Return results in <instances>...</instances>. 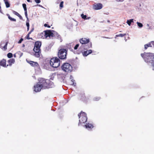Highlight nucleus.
<instances>
[{"instance_id":"obj_1","label":"nucleus","mask_w":154,"mask_h":154,"mask_svg":"<svg viewBox=\"0 0 154 154\" xmlns=\"http://www.w3.org/2000/svg\"><path fill=\"white\" fill-rule=\"evenodd\" d=\"M39 82L35 85L34 87V91L37 92L40 91L41 89L49 88L50 86L48 84L49 82L48 80H45L42 78H39Z\"/></svg>"},{"instance_id":"obj_2","label":"nucleus","mask_w":154,"mask_h":154,"mask_svg":"<svg viewBox=\"0 0 154 154\" xmlns=\"http://www.w3.org/2000/svg\"><path fill=\"white\" fill-rule=\"evenodd\" d=\"M141 57L143 58L144 61L146 62L151 63L152 60L154 58V54L149 53H144L141 54Z\"/></svg>"},{"instance_id":"obj_3","label":"nucleus","mask_w":154,"mask_h":154,"mask_svg":"<svg viewBox=\"0 0 154 154\" xmlns=\"http://www.w3.org/2000/svg\"><path fill=\"white\" fill-rule=\"evenodd\" d=\"M50 63V65L53 67L57 68L60 65V60L57 57H54L51 59Z\"/></svg>"},{"instance_id":"obj_4","label":"nucleus","mask_w":154,"mask_h":154,"mask_svg":"<svg viewBox=\"0 0 154 154\" xmlns=\"http://www.w3.org/2000/svg\"><path fill=\"white\" fill-rule=\"evenodd\" d=\"M62 70L67 72H71L72 70V67L70 64L68 63L63 64L62 66Z\"/></svg>"},{"instance_id":"obj_5","label":"nucleus","mask_w":154,"mask_h":154,"mask_svg":"<svg viewBox=\"0 0 154 154\" xmlns=\"http://www.w3.org/2000/svg\"><path fill=\"white\" fill-rule=\"evenodd\" d=\"M79 119V123H84L86 122L87 120L86 114L84 112H81L80 115L78 114Z\"/></svg>"},{"instance_id":"obj_6","label":"nucleus","mask_w":154,"mask_h":154,"mask_svg":"<svg viewBox=\"0 0 154 154\" xmlns=\"http://www.w3.org/2000/svg\"><path fill=\"white\" fill-rule=\"evenodd\" d=\"M66 49H61L58 52V57L61 59H64L66 57Z\"/></svg>"},{"instance_id":"obj_7","label":"nucleus","mask_w":154,"mask_h":154,"mask_svg":"<svg viewBox=\"0 0 154 154\" xmlns=\"http://www.w3.org/2000/svg\"><path fill=\"white\" fill-rule=\"evenodd\" d=\"M55 32L54 31L48 30L44 31L42 32V34L43 35L45 38H47L48 37L50 38L51 36H54Z\"/></svg>"},{"instance_id":"obj_8","label":"nucleus","mask_w":154,"mask_h":154,"mask_svg":"<svg viewBox=\"0 0 154 154\" xmlns=\"http://www.w3.org/2000/svg\"><path fill=\"white\" fill-rule=\"evenodd\" d=\"M41 45V43L40 42H36L35 44L33 49L34 51H41L40 48Z\"/></svg>"},{"instance_id":"obj_9","label":"nucleus","mask_w":154,"mask_h":154,"mask_svg":"<svg viewBox=\"0 0 154 154\" xmlns=\"http://www.w3.org/2000/svg\"><path fill=\"white\" fill-rule=\"evenodd\" d=\"M79 41L82 44H85L89 42L90 40L87 38H83L80 39Z\"/></svg>"},{"instance_id":"obj_10","label":"nucleus","mask_w":154,"mask_h":154,"mask_svg":"<svg viewBox=\"0 0 154 154\" xmlns=\"http://www.w3.org/2000/svg\"><path fill=\"white\" fill-rule=\"evenodd\" d=\"M102 8V5L100 3H98L94 5L93 6V9L94 10H97L101 9Z\"/></svg>"},{"instance_id":"obj_11","label":"nucleus","mask_w":154,"mask_h":154,"mask_svg":"<svg viewBox=\"0 0 154 154\" xmlns=\"http://www.w3.org/2000/svg\"><path fill=\"white\" fill-rule=\"evenodd\" d=\"M27 63H29L31 65L33 66H38V63L36 62H34L31 61H29L27 60H26Z\"/></svg>"},{"instance_id":"obj_12","label":"nucleus","mask_w":154,"mask_h":154,"mask_svg":"<svg viewBox=\"0 0 154 154\" xmlns=\"http://www.w3.org/2000/svg\"><path fill=\"white\" fill-rule=\"evenodd\" d=\"M92 52V50H88L86 51H84L82 53V55L84 56H87L88 55L91 54Z\"/></svg>"},{"instance_id":"obj_13","label":"nucleus","mask_w":154,"mask_h":154,"mask_svg":"<svg viewBox=\"0 0 154 154\" xmlns=\"http://www.w3.org/2000/svg\"><path fill=\"white\" fill-rule=\"evenodd\" d=\"M6 60L4 59H3L0 61V65L3 67H6L8 66V65H7V66H6Z\"/></svg>"},{"instance_id":"obj_14","label":"nucleus","mask_w":154,"mask_h":154,"mask_svg":"<svg viewBox=\"0 0 154 154\" xmlns=\"http://www.w3.org/2000/svg\"><path fill=\"white\" fill-rule=\"evenodd\" d=\"M70 79L71 80L70 83V84L75 86L76 85V83L75 82V81L73 79V78L72 76L70 75Z\"/></svg>"},{"instance_id":"obj_15","label":"nucleus","mask_w":154,"mask_h":154,"mask_svg":"<svg viewBox=\"0 0 154 154\" xmlns=\"http://www.w3.org/2000/svg\"><path fill=\"white\" fill-rule=\"evenodd\" d=\"M35 52V56L37 57H39L41 55V51H34Z\"/></svg>"},{"instance_id":"obj_16","label":"nucleus","mask_w":154,"mask_h":154,"mask_svg":"<svg viewBox=\"0 0 154 154\" xmlns=\"http://www.w3.org/2000/svg\"><path fill=\"white\" fill-rule=\"evenodd\" d=\"M85 126L87 129H91L93 128L94 127L92 124L89 123H86Z\"/></svg>"},{"instance_id":"obj_17","label":"nucleus","mask_w":154,"mask_h":154,"mask_svg":"<svg viewBox=\"0 0 154 154\" xmlns=\"http://www.w3.org/2000/svg\"><path fill=\"white\" fill-rule=\"evenodd\" d=\"M148 47H152V45H151V42L144 45V48L145 49H146Z\"/></svg>"},{"instance_id":"obj_18","label":"nucleus","mask_w":154,"mask_h":154,"mask_svg":"<svg viewBox=\"0 0 154 154\" xmlns=\"http://www.w3.org/2000/svg\"><path fill=\"white\" fill-rule=\"evenodd\" d=\"M6 8H8L10 7V5L8 2V0H4Z\"/></svg>"},{"instance_id":"obj_19","label":"nucleus","mask_w":154,"mask_h":154,"mask_svg":"<svg viewBox=\"0 0 154 154\" xmlns=\"http://www.w3.org/2000/svg\"><path fill=\"white\" fill-rule=\"evenodd\" d=\"M133 22V19H131L129 20H128L126 23L129 26H130L131 25V23Z\"/></svg>"},{"instance_id":"obj_20","label":"nucleus","mask_w":154,"mask_h":154,"mask_svg":"<svg viewBox=\"0 0 154 154\" xmlns=\"http://www.w3.org/2000/svg\"><path fill=\"white\" fill-rule=\"evenodd\" d=\"M8 62L11 64V65L12 63H14L15 62V60L14 59H11L8 60Z\"/></svg>"},{"instance_id":"obj_21","label":"nucleus","mask_w":154,"mask_h":154,"mask_svg":"<svg viewBox=\"0 0 154 154\" xmlns=\"http://www.w3.org/2000/svg\"><path fill=\"white\" fill-rule=\"evenodd\" d=\"M126 35V34H120L119 35H116L115 36V38H116V37H122Z\"/></svg>"},{"instance_id":"obj_22","label":"nucleus","mask_w":154,"mask_h":154,"mask_svg":"<svg viewBox=\"0 0 154 154\" xmlns=\"http://www.w3.org/2000/svg\"><path fill=\"white\" fill-rule=\"evenodd\" d=\"M81 16L82 18L84 20H86L87 16L86 15H85L84 14H81Z\"/></svg>"},{"instance_id":"obj_23","label":"nucleus","mask_w":154,"mask_h":154,"mask_svg":"<svg viewBox=\"0 0 154 154\" xmlns=\"http://www.w3.org/2000/svg\"><path fill=\"white\" fill-rule=\"evenodd\" d=\"M137 24L138 26L140 28H141L143 26V25L141 23L138 22H137Z\"/></svg>"},{"instance_id":"obj_24","label":"nucleus","mask_w":154,"mask_h":154,"mask_svg":"<svg viewBox=\"0 0 154 154\" xmlns=\"http://www.w3.org/2000/svg\"><path fill=\"white\" fill-rule=\"evenodd\" d=\"M8 15V17L9 19L11 21H16V20L15 19L11 17L9 15Z\"/></svg>"},{"instance_id":"obj_25","label":"nucleus","mask_w":154,"mask_h":154,"mask_svg":"<svg viewBox=\"0 0 154 154\" xmlns=\"http://www.w3.org/2000/svg\"><path fill=\"white\" fill-rule=\"evenodd\" d=\"M63 3H64L63 2V1H62L60 2V9H61L62 8H63Z\"/></svg>"},{"instance_id":"obj_26","label":"nucleus","mask_w":154,"mask_h":154,"mask_svg":"<svg viewBox=\"0 0 154 154\" xmlns=\"http://www.w3.org/2000/svg\"><path fill=\"white\" fill-rule=\"evenodd\" d=\"M22 5L24 9V11H27L26 4H23Z\"/></svg>"},{"instance_id":"obj_27","label":"nucleus","mask_w":154,"mask_h":154,"mask_svg":"<svg viewBox=\"0 0 154 154\" xmlns=\"http://www.w3.org/2000/svg\"><path fill=\"white\" fill-rule=\"evenodd\" d=\"M12 54L11 53H8L7 54V56L9 58H11L12 56Z\"/></svg>"},{"instance_id":"obj_28","label":"nucleus","mask_w":154,"mask_h":154,"mask_svg":"<svg viewBox=\"0 0 154 154\" xmlns=\"http://www.w3.org/2000/svg\"><path fill=\"white\" fill-rule=\"evenodd\" d=\"M100 99V97H95L94 99V100L95 101H98Z\"/></svg>"},{"instance_id":"obj_29","label":"nucleus","mask_w":154,"mask_h":154,"mask_svg":"<svg viewBox=\"0 0 154 154\" xmlns=\"http://www.w3.org/2000/svg\"><path fill=\"white\" fill-rule=\"evenodd\" d=\"M38 36L39 38H45L44 35L42 34V33L38 35Z\"/></svg>"},{"instance_id":"obj_30","label":"nucleus","mask_w":154,"mask_h":154,"mask_svg":"<svg viewBox=\"0 0 154 154\" xmlns=\"http://www.w3.org/2000/svg\"><path fill=\"white\" fill-rule=\"evenodd\" d=\"M25 14L26 16V18H27V20H28V15L27 14V11H25Z\"/></svg>"},{"instance_id":"obj_31","label":"nucleus","mask_w":154,"mask_h":154,"mask_svg":"<svg viewBox=\"0 0 154 154\" xmlns=\"http://www.w3.org/2000/svg\"><path fill=\"white\" fill-rule=\"evenodd\" d=\"M13 13L14 14L17 16H19L20 14L18 13L15 11H13Z\"/></svg>"},{"instance_id":"obj_32","label":"nucleus","mask_w":154,"mask_h":154,"mask_svg":"<svg viewBox=\"0 0 154 154\" xmlns=\"http://www.w3.org/2000/svg\"><path fill=\"white\" fill-rule=\"evenodd\" d=\"M26 25L27 26V27H29V20L28 19V20H27L26 21Z\"/></svg>"},{"instance_id":"obj_33","label":"nucleus","mask_w":154,"mask_h":154,"mask_svg":"<svg viewBox=\"0 0 154 154\" xmlns=\"http://www.w3.org/2000/svg\"><path fill=\"white\" fill-rule=\"evenodd\" d=\"M79 44L76 45L74 48V49L75 50L77 49L79 47Z\"/></svg>"},{"instance_id":"obj_34","label":"nucleus","mask_w":154,"mask_h":154,"mask_svg":"<svg viewBox=\"0 0 154 154\" xmlns=\"http://www.w3.org/2000/svg\"><path fill=\"white\" fill-rule=\"evenodd\" d=\"M7 43H6L5 45H4V46L3 47V49L5 50L6 49H7Z\"/></svg>"},{"instance_id":"obj_35","label":"nucleus","mask_w":154,"mask_h":154,"mask_svg":"<svg viewBox=\"0 0 154 154\" xmlns=\"http://www.w3.org/2000/svg\"><path fill=\"white\" fill-rule=\"evenodd\" d=\"M30 33V32H29V33L27 35L26 38L28 39H30V38H29V34Z\"/></svg>"},{"instance_id":"obj_36","label":"nucleus","mask_w":154,"mask_h":154,"mask_svg":"<svg viewBox=\"0 0 154 154\" xmlns=\"http://www.w3.org/2000/svg\"><path fill=\"white\" fill-rule=\"evenodd\" d=\"M35 2L37 3H39L40 2V0H35Z\"/></svg>"},{"instance_id":"obj_37","label":"nucleus","mask_w":154,"mask_h":154,"mask_svg":"<svg viewBox=\"0 0 154 154\" xmlns=\"http://www.w3.org/2000/svg\"><path fill=\"white\" fill-rule=\"evenodd\" d=\"M23 40V39L22 38H21L20 40L18 42V43L19 44L21 43L22 42Z\"/></svg>"},{"instance_id":"obj_38","label":"nucleus","mask_w":154,"mask_h":154,"mask_svg":"<svg viewBox=\"0 0 154 154\" xmlns=\"http://www.w3.org/2000/svg\"><path fill=\"white\" fill-rule=\"evenodd\" d=\"M89 48H91L92 47V43L91 42L89 43L88 44Z\"/></svg>"},{"instance_id":"obj_39","label":"nucleus","mask_w":154,"mask_h":154,"mask_svg":"<svg viewBox=\"0 0 154 154\" xmlns=\"http://www.w3.org/2000/svg\"><path fill=\"white\" fill-rule=\"evenodd\" d=\"M151 45H152V47H154V42H151Z\"/></svg>"},{"instance_id":"obj_40","label":"nucleus","mask_w":154,"mask_h":154,"mask_svg":"<svg viewBox=\"0 0 154 154\" xmlns=\"http://www.w3.org/2000/svg\"><path fill=\"white\" fill-rule=\"evenodd\" d=\"M44 26L45 27H48L49 28L50 27V26H48L47 24H46V23L44 24Z\"/></svg>"},{"instance_id":"obj_41","label":"nucleus","mask_w":154,"mask_h":154,"mask_svg":"<svg viewBox=\"0 0 154 154\" xmlns=\"http://www.w3.org/2000/svg\"><path fill=\"white\" fill-rule=\"evenodd\" d=\"M18 17L20 18V19L22 20V19H23L22 17V16L20 14L19 15V16H18Z\"/></svg>"},{"instance_id":"obj_42","label":"nucleus","mask_w":154,"mask_h":154,"mask_svg":"<svg viewBox=\"0 0 154 154\" xmlns=\"http://www.w3.org/2000/svg\"><path fill=\"white\" fill-rule=\"evenodd\" d=\"M90 18H91V17H86V20H89Z\"/></svg>"},{"instance_id":"obj_43","label":"nucleus","mask_w":154,"mask_h":154,"mask_svg":"<svg viewBox=\"0 0 154 154\" xmlns=\"http://www.w3.org/2000/svg\"><path fill=\"white\" fill-rule=\"evenodd\" d=\"M49 82H50V81H49V82H48V85H49L50 86V87L49 88H51V87H52V86H51L50 85V84H49L50 83H51V82L49 83Z\"/></svg>"},{"instance_id":"obj_44","label":"nucleus","mask_w":154,"mask_h":154,"mask_svg":"<svg viewBox=\"0 0 154 154\" xmlns=\"http://www.w3.org/2000/svg\"><path fill=\"white\" fill-rule=\"evenodd\" d=\"M37 5V6H38L39 7H43V6H42L41 5Z\"/></svg>"},{"instance_id":"obj_45","label":"nucleus","mask_w":154,"mask_h":154,"mask_svg":"<svg viewBox=\"0 0 154 154\" xmlns=\"http://www.w3.org/2000/svg\"><path fill=\"white\" fill-rule=\"evenodd\" d=\"M27 30H28L29 29V27H27Z\"/></svg>"},{"instance_id":"obj_46","label":"nucleus","mask_w":154,"mask_h":154,"mask_svg":"<svg viewBox=\"0 0 154 154\" xmlns=\"http://www.w3.org/2000/svg\"><path fill=\"white\" fill-rule=\"evenodd\" d=\"M14 57H16V54H14Z\"/></svg>"},{"instance_id":"obj_47","label":"nucleus","mask_w":154,"mask_h":154,"mask_svg":"<svg viewBox=\"0 0 154 154\" xmlns=\"http://www.w3.org/2000/svg\"><path fill=\"white\" fill-rule=\"evenodd\" d=\"M27 2H30V0H27Z\"/></svg>"},{"instance_id":"obj_48","label":"nucleus","mask_w":154,"mask_h":154,"mask_svg":"<svg viewBox=\"0 0 154 154\" xmlns=\"http://www.w3.org/2000/svg\"><path fill=\"white\" fill-rule=\"evenodd\" d=\"M32 31H33V30H32L31 31V32H32Z\"/></svg>"},{"instance_id":"obj_49","label":"nucleus","mask_w":154,"mask_h":154,"mask_svg":"<svg viewBox=\"0 0 154 154\" xmlns=\"http://www.w3.org/2000/svg\"><path fill=\"white\" fill-rule=\"evenodd\" d=\"M1 8V6H0V8Z\"/></svg>"}]
</instances>
